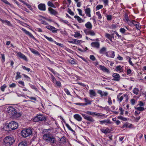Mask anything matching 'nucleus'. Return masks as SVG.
Wrapping results in <instances>:
<instances>
[{"mask_svg":"<svg viewBox=\"0 0 146 146\" xmlns=\"http://www.w3.org/2000/svg\"><path fill=\"white\" fill-rule=\"evenodd\" d=\"M43 139L46 142L50 143L51 145L56 142L55 136L50 133L44 134L43 136Z\"/></svg>","mask_w":146,"mask_h":146,"instance_id":"nucleus-1","label":"nucleus"},{"mask_svg":"<svg viewBox=\"0 0 146 146\" xmlns=\"http://www.w3.org/2000/svg\"><path fill=\"white\" fill-rule=\"evenodd\" d=\"M18 126V124L14 121H11L9 123H7L4 126L6 131H11L17 129Z\"/></svg>","mask_w":146,"mask_h":146,"instance_id":"nucleus-2","label":"nucleus"},{"mask_svg":"<svg viewBox=\"0 0 146 146\" xmlns=\"http://www.w3.org/2000/svg\"><path fill=\"white\" fill-rule=\"evenodd\" d=\"M8 113L13 117H19L22 115L20 113H18L15 109L12 106H9L7 108Z\"/></svg>","mask_w":146,"mask_h":146,"instance_id":"nucleus-3","label":"nucleus"},{"mask_svg":"<svg viewBox=\"0 0 146 146\" xmlns=\"http://www.w3.org/2000/svg\"><path fill=\"white\" fill-rule=\"evenodd\" d=\"M15 141L14 138L11 135L5 137L3 139L4 144L7 146H10L12 145Z\"/></svg>","mask_w":146,"mask_h":146,"instance_id":"nucleus-4","label":"nucleus"},{"mask_svg":"<svg viewBox=\"0 0 146 146\" xmlns=\"http://www.w3.org/2000/svg\"><path fill=\"white\" fill-rule=\"evenodd\" d=\"M32 132L31 129H27L23 130L21 132V134L23 137L26 138L31 135Z\"/></svg>","mask_w":146,"mask_h":146,"instance_id":"nucleus-5","label":"nucleus"},{"mask_svg":"<svg viewBox=\"0 0 146 146\" xmlns=\"http://www.w3.org/2000/svg\"><path fill=\"white\" fill-rule=\"evenodd\" d=\"M34 122H38L39 121H45L46 119L45 116L42 115H37L33 119Z\"/></svg>","mask_w":146,"mask_h":146,"instance_id":"nucleus-6","label":"nucleus"},{"mask_svg":"<svg viewBox=\"0 0 146 146\" xmlns=\"http://www.w3.org/2000/svg\"><path fill=\"white\" fill-rule=\"evenodd\" d=\"M81 115L84 119L88 121L94 122L95 121L94 119L91 116H88L85 114L83 113Z\"/></svg>","mask_w":146,"mask_h":146,"instance_id":"nucleus-7","label":"nucleus"},{"mask_svg":"<svg viewBox=\"0 0 146 146\" xmlns=\"http://www.w3.org/2000/svg\"><path fill=\"white\" fill-rule=\"evenodd\" d=\"M112 76L113 78L112 79L113 80L115 81H119L120 80V76L119 74L114 73L113 74Z\"/></svg>","mask_w":146,"mask_h":146,"instance_id":"nucleus-8","label":"nucleus"},{"mask_svg":"<svg viewBox=\"0 0 146 146\" xmlns=\"http://www.w3.org/2000/svg\"><path fill=\"white\" fill-rule=\"evenodd\" d=\"M106 56L108 57L113 58L115 56V52L113 51H109L105 53Z\"/></svg>","mask_w":146,"mask_h":146,"instance_id":"nucleus-9","label":"nucleus"},{"mask_svg":"<svg viewBox=\"0 0 146 146\" xmlns=\"http://www.w3.org/2000/svg\"><path fill=\"white\" fill-rule=\"evenodd\" d=\"M46 27L52 31L53 33H56L58 29H56L54 27L50 25H47L46 26Z\"/></svg>","mask_w":146,"mask_h":146,"instance_id":"nucleus-10","label":"nucleus"},{"mask_svg":"<svg viewBox=\"0 0 146 146\" xmlns=\"http://www.w3.org/2000/svg\"><path fill=\"white\" fill-rule=\"evenodd\" d=\"M38 7L41 11H45L46 10L45 5L44 4H40L38 5Z\"/></svg>","mask_w":146,"mask_h":146,"instance_id":"nucleus-11","label":"nucleus"},{"mask_svg":"<svg viewBox=\"0 0 146 146\" xmlns=\"http://www.w3.org/2000/svg\"><path fill=\"white\" fill-rule=\"evenodd\" d=\"M86 16L90 17L91 15V9L90 8L87 7L84 10Z\"/></svg>","mask_w":146,"mask_h":146,"instance_id":"nucleus-12","label":"nucleus"},{"mask_svg":"<svg viewBox=\"0 0 146 146\" xmlns=\"http://www.w3.org/2000/svg\"><path fill=\"white\" fill-rule=\"evenodd\" d=\"M84 31L86 35H90L92 36H94L95 35V33L92 31H88L86 29L84 30Z\"/></svg>","mask_w":146,"mask_h":146,"instance_id":"nucleus-13","label":"nucleus"},{"mask_svg":"<svg viewBox=\"0 0 146 146\" xmlns=\"http://www.w3.org/2000/svg\"><path fill=\"white\" fill-rule=\"evenodd\" d=\"M17 55L18 56L20 57V58H23V60H25L27 61V59L26 57L21 52H17Z\"/></svg>","mask_w":146,"mask_h":146,"instance_id":"nucleus-14","label":"nucleus"},{"mask_svg":"<svg viewBox=\"0 0 146 146\" xmlns=\"http://www.w3.org/2000/svg\"><path fill=\"white\" fill-rule=\"evenodd\" d=\"M22 30L25 33H26V34L28 35L29 36L32 38L33 39H35V38L33 35L30 32L28 31L26 29H24V28H23L22 29Z\"/></svg>","mask_w":146,"mask_h":146,"instance_id":"nucleus-15","label":"nucleus"},{"mask_svg":"<svg viewBox=\"0 0 146 146\" xmlns=\"http://www.w3.org/2000/svg\"><path fill=\"white\" fill-rule=\"evenodd\" d=\"M99 67L104 72H106L108 73H110V72L109 70L104 66L100 65L99 66Z\"/></svg>","mask_w":146,"mask_h":146,"instance_id":"nucleus-16","label":"nucleus"},{"mask_svg":"<svg viewBox=\"0 0 146 146\" xmlns=\"http://www.w3.org/2000/svg\"><path fill=\"white\" fill-rule=\"evenodd\" d=\"M89 93L90 95V96L91 98L96 96V92L93 90H90L89 91Z\"/></svg>","mask_w":146,"mask_h":146,"instance_id":"nucleus-17","label":"nucleus"},{"mask_svg":"<svg viewBox=\"0 0 146 146\" xmlns=\"http://www.w3.org/2000/svg\"><path fill=\"white\" fill-rule=\"evenodd\" d=\"M98 94H100L101 96H106L108 94V93L107 92H103L101 90H98L97 91Z\"/></svg>","mask_w":146,"mask_h":146,"instance_id":"nucleus-18","label":"nucleus"},{"mask_svg":"<svg viewBox=\"0 0 146 146\" xmlns=\"http://www.w3.org/2000/svg\"><path fill=\"white\" fill-rule=\"evenodd\" d=\"M48 10L50 13L51 14L56 15L57 14V12L51 8H48Z\"/></svg>","mask_w":146,"mask_h":146,"instance_id":"nucleus-19","label":"nucleus"},{"mask_svg":"<svg viewBox=\"0 0 146 146\" xmlns=\"http://www.w3.org/2000/svg\"><path fill=\"white\" fill-rule=\"evenodd\" d=\"M74 118L79 121H81L82 120V117L79 114H75L74 115Z\"/></svg>","mask_w":146,"mask_h":146,"instance_id":"nucleus-20","label":"nucleus"},{"mask_svg":"<svg viewBox=\"0 0 146 146\" xmlns=\"http://www.w3.org/2000/svg\"><path fill=\"white\" fill-rule=\"evenodd\" d=\"M91 46L93 47L98 48L99 47L100 44L98 42H93L91 43Z\"/></svg>","mask_w":146,"mask_h":146,"instance_id":"nucleus-21","label":"nucleus"},{"mask_svg":"<svg viewBox=\"0 0 146 146\" xmlns=\"http://www.w3.org/2000/svg\"><path fill=\"white\" fill-rule=\"evenodd\" d=\"M74 18L77 19L78 22L80 23L84 22L85 21L84 20L82 19L79 16L77 15L75 16H74Z\"/></svg>","mask_w":146,"mask_h":146,"instance_id":"nucleus-22","label":"nucleus"},{"mask_svg":"<svg viewBox=\"0 0 146 146\" xmlns=\"http://www.w3.org/2000/svg\"><path fill=\"white\" fill-rule=\"evenodd\" d=\"M86 27L89 29H91L92 28V25L90 22H88L85 24Z\"/></svg>","mask_w":146,"mask_h":146,"instance_id":"nucleus-23","label":"nucleus"},{"mask_svg":"<svg viewBox=\"0 0 146 146\" xmlns=\"http://www.w3.org/2000/svg\"><path fill=\"white\" fill-rule=\"evenodd\" d=\"M101 131L102 133H105V134H106L108 133H109L110 132V130L108 128H106V129H101Z\"/></svg>","mask_w":146,"mask_h":146,"instance_id":"nucleus-24","label":"nucleus"},{"mask_svg":"<svg viewBox=\"0 0 146 146\" xmlns=\"http://www.w3.org/2000/svg\"><path fill=\"white\" fill-rule=\"evenodd\" d=\"M0 21H1L3 23H6L7 24V25L10 26V27H12V25L11 24L10 22L7 20H3L2 19H1L0 18Z\"/></svg>","mask_w":146,"mask_h":146,"instance_id":"nucleus-25","label":"nucleus"},{"mask_svg":"<svg viewBox=\"0 0 146 146\" xmlns=\"http://www.w3.org/2000/svg\"><path fill=\"white\" fill-rule=\"evenodd\" d=\"M122 94L121 93L119 94L117 96L118 100L120 102H121L123 99V96H121V95Z\"/></svg>","mask_w":146,"mask_h":146,"instance_id":"nucleus-26","label":"nucleus"},{"mask_svg":"<svg viewBox=\"0 0 146 146\" xmlns=\"http://www.w3.org/2000/svg\"><path fill=\"white\" fill-rule=\"evenodd\" d=\"M29 49L31 52L33 54L38 55H39L40 54L38 52L37 50H35L34 49L31 48H29Z\"/></svg>","mask_w":146,"mask_h":146,"instance_id":"nucleus-27","label":"nucleus"},{"mask_svg":"<svg viewBox=\"0 0 146 146\" xmlns=\"http://www.w3.org/2000/svg\"><path fill=\"white\" fill-rule=\"evenodd\" d=\"M115 69L116 71H119L120 72H122L123 70L122 67L120 65L117 66Z\"/></svg>","mask_w":146,"mask_h":146,"instance_id":"nucleus-28","label":"nucleus"},{"mask_svg":"<svg viewBox=\"0 0 146 146\" xmlns=\"http://www.w3.org/2000/svg\"><path fill=\"white\" fill-rule=\"evenodd\" d=\"M94 115H95L98 117H102L104 116V114H103L102 113H98L96 112H94Z\"/></svg>","mask_w":146,"mask_h":146,"instance_id":"nucleus-29","label":"nucleus"},{"mask_svg":"<svg viewBox=\"0 0 146 146\" xmlns=\"http://www.w3.org/2000/svg\"><path fill=\"white\" fill-rule=\"evenodd\" d=\"M82 42V41L81 40L74 39V43L76 44H79Z\"/></svg>","mask_w":146,"mask_h":146,"instance_id":"nucleus-30","label":"nucleus"},{"mask_svg":"<svg viewBox=\"0 0 146 146\" xmlns=\"http://www.w3.org/2000/svg\"><path fill=\"white\" fill-rule=\"evenodd\" d=\"M100 122L101 124H103L104 123H110V122L109 119H107V120H104L103 121H100Z\"/></svg>","mask_w":146,"mask_h":146,"instance_id":"nucleus-31","label":"nucleus"},{"mask_svg":"<svg viewBox=\"0 0 146 146\" xmlns=\"http://www.w3.org/2000/svg\"><path fill=\"white\" fill-rule=\"evenodd\" d=\"M106 48L105 47H103L100 50L99 53L100 54H103L106 51Z\"/></svg>","mask_w":146,"mask_h":146,"instance_id":"nucleus-32","label":"nucleus"},{"mask_svg":"<svg viewBox=\"0 0 146 146\" xmlns=\"http://www.w3.org/2000/svg\"><path fill=\"white\" fill-rule=\"evenodd\" d=\"M65 138L64 137H63L59 139V141L60 143H63L66 141Z\"/></svg>","mask_w":146,"mask_h":146,"instance_id":"nucleus-33","label":"nucleus"},{"mask_svg":"<svg viewBox=\"0 0 146 146\" xmlns=\"http://www.w3.org/2000/svg\"><path fill=\"white\" fill-rule=\"evenodd\" d=\"M18 146H27V144L25 141H23L20 143Z\"/></svg>","mask_w":146,"mask_h":146,"instance_id":"nucleus-34","label":"nucleus"},{"mask_svg":"<svg viewBox=\"0 0 146 146\" xmlns=\"http://www.w3.org/2000/svg\"><path fill=\"white\" fill-rule=\"evenodd\" d=\"M74 36L76 38H78V37L81 38L82 36V35L80 33L78 32L75 33Z\"/></svg>","mask_w":146,"mask_h":146,"instance_id":"nucleus-35","label":"nucleus"},{"mask_svg":"<svg viewBox=\"0 0 146 146\" xmlns=\"http://www.w3.org/2000/svg\"><path fill=\"white\" fill-rule=\"evenodd\" d=\"M84 100L86 102V103H83V106H85L88 104H91V102L90 100L87 99L86 98H85Z\"/></svg>","mask_w":146,"mask_h":146,"instance_id":"nucleus-36","label":"nucleus"},{"mask_svg":"<svg viewBox=\"0 0 146 146\" xmlns=\"http://www.w3.org/2000/svg\"><path fill=\"white\" fill-rule=\"evenodd\" d=\"M126 58L128 60V61L129 62V64L133 66L134 65L132 63V62L131 61V58L129 56H127L126 57Z\"/></svg>","mask_w":146,"mask_h":146,"instance_id":"nucleus-37","label":"nucleus"},{"mask_svg":"<svg viewBox=\"0 0 146 146\" xmlns=\"http://www.w3.org/2000/svg\"><path fill=\"white\" fill-rule=\"evenodd\" d=\"M139 91V90L138 88H134L133 90V92L136 95H137L138 94V92Z\"/></svg>","mask_w":146,"mask_h":146,"instance_id":"nucleus-38","label":"nucleus"},{"mask_svg":"<svg viewBox=\"0 0 146 146\" xmlns=\"http://www.w3.org/2000/svg\"><path fill=\"white\" fill-rule=\"evenodd\" d=\"M47 4L49 7H52L53 8L55 7L54 5L51 1H48L47 3Z\"/></svg>","mask_w":146,"mask_h":146,"instance_id":"nucleus-39","label":"nucleus"},{"mask_svg":"<svg viewBox=\"0 0 146 146\" xmlns=\"http://www.w3.org/2000/svg\"><path fill=\"white\" fill-rule=\"evenodd\" d=\"M117 118L120 119H121L123 121H126L127 120V119L126 118L124 117L121 116H119L117 117Z\"/></svg>","mask_w":146,"mask_h":146,"instance_id":"nucleus-40","label":"nucleus"},{"mask_svg":"<svg viewBox=\"0 0 146 146\" xmlns=\"http://www.w3.org/2000/svg\"><path fill=\"white\" fill-rule=\"evenodd\" d=\"M135 109L137 110L138 111H142L145 110V109L143 107H135Z\"/></svg>","mask_w":146,"mask_h":146,"instance_id":"nucleus-41","label":"nucleus"},{"mask_svg":"<svg viewBox=\"0 0 146 146\" xmlns=\"http://www.w3.org/2000/svg\"><path fill=\"white\" fill-rule=\"evenodd\" d=\"M44 38H46L47 40L50 42H53V40L52 38L51 37H47L45 35H44Z\"/></svg>","mask_w":146,"mask_h":146,"instance_id":"nucleus-42","label":"nucleus"},{"mask_svg":"<svg viewBox=\"0 0 146 146\" xmlns=\"http://www.w3.org/2000/svg\"><path fill=\"white\" fill-rule=\"evenodd\" d=\"M96 14L98 16V19H102V17L101 14L99 11L96 12Z\"/></svg>","mask_w":146,"mask_h":146,"instance_id":"nucleus-43","label":"nucleus"},{"mask_svg":"<svg viewBox=\"0 0 146 146\" xmlns=\"http://www.w3.org/2000/svg\"><path fill=\"white\" fill-rule=\"evenodd\" d=\"M7 87V85L5 84H4L0 88L1 90L3 92L5 90V89Z\"/></svg>","mask_w":146,"mask_h":146,"instance_id":"nucleus-44","label":"nucleus"},{"mask_svg":"<svg viewBox=\"0 0 146 146\" xmlns=\"http://www.w3.org/2000/svg\"><path fill=\"white\" fill-rule=\"evenodd\" d=\"M20 73L19 72H17V76L16 77V79H17L18 78H21V76L20 75Z\"/></svg>","mask_w":146,"mask_h":146,"instance_id":"nucleus-45","label":"nucleus"},{"mask_svg":"<svg viewBox=\"0 0 146 146\" xmlns=\"http://www.w3.org/2000/svg\"><path fill=\"white\" fill-rule=\"evenodd\" d=\"M103 6L102 5H98L96 7V9L97 10H99L100 9H102L103 8Z\"/></svg>","mask_w":146,"mask_h":146,"instance_id":"nucleus-46","label":"nucleus"},{"mask_svg":"<svg viewBox=\"0 0 146 146\" xmlns=\"http://www.w3.org/2000/svg\"><path fill=\"white\" fill-rule=\"evenodd\" d=\"M108 102L110 105H111L112 104V102L111 100V99L110 97H108Z\"/></svg>","mask_w":146,"mask_h":146,"instance_id":"nucleus-47","label":"nucleus"},{"mask_svg":"<svg viewBox=\"0 0 146 146\" xmlns=\"http://www.w3.org/2000/svg\"><path fill=\"white\" fill-rule=\"evenodd\" d=\"M107 19L108 21H110L112 19V16L111 15H107L106 16Z\"/></svg>","mask_w":146,"mask_h":146,"instance_id":"nucleus-48","label":"nucleus"},{"mask_svg":"<svg viewBox=\"0 0 146 146\" xmlns=\"http://www.w3.org/2000/svg\"><path fill=\"white\" fill-rule=\"evenodd\" d=\"M22 2L25 5H26L27 6L29 9H30V8H31V6L29 4H28L27 3H25L24 1H22Z\"/></svg>","mask_w":146,"mask_h":146,"instance_id":"nucleus-49","label":"nucleus"},{"mask_svg":"<svg viewBox=\"0 0 146 146\" xmlns=\"http://www.w3.org/2000/svg\"><path fill=\"white\" fill-rule=\"evenodd\" d=\"M59 20L60 21L62 22L65 24H68V22L67 21L64 20L62 19H60Z\"/></svg>","mask_w":146,"mask_h":146,"instance_id":"nucleus-50","label":"nucleus"},{"mask_svg":"<svg viewBox=\"0 0 146 146\" xmlns=\"http://www.w3.org/2000/svg\"><path fill=\"white\" fill-rule=\"evenodd\" d=\"M1 59L2 62H4L5 60V55L4 54H1Z\"/></svg>","mask_w":146,"mask_h":146,"instance_id":"nucleus-51","label":"nucleus"},{"mask_svg":"<svg viewBox=\"0 0 146 146\" xmlns=\"http://www.w3.org/2000/svg\"><path fill=\"white\" fill-rule=\"evenodd\" d=\"M90 59L92 60L93 61H94L96 60V58L93 55H91L90 56Z\"/></svg>","mask_w":146,"mask_h":146,"instance_id":"nucleus-52","label":"nucleus"},{"mask_svg":"<svg viewBox=\"0 0 146 146\" xmlns=\"http://www.w3.org/2000/svg\"><path fill=\"white\" fill-rule=\"evenodd\" d=\"M16 86V84L15 83H12L9 85L10 88H15Z\"/></svg>","mask_w":146,"mask_h":146,"instance_id":"nucleus-53","label":"nucleus"},{"mask_svg":"<svg viewBox=\"0 0 146 146\" xmlns=\"http://www.w3.org/2000/svg\"><path fill=\"white\" fill-rule=\"evenodd\" d=\"M77 10L78 11L79 14L80 15L83 16H84V14L83 15H82V11L81 9H77Z\"/></svg>","mask_w":146,"mask_h":146,"instance_id":"nucleus-54","label":"nucleus"},{"mask_svg":"<svg viewBox=\"0 0 146 146\" xmlns=\"http://www.w3.org/2000/svg\"><path fill=\"white\" fill-rule=\"evenodd\" d=\"M22 67L23 69L26 70L28 72H29L30 70V69L29 68H27L25 66H22Z\"/></svg>","mask_w":146,"mask_h":146,"instance_id":"nucleus-55","label":"nucleus"},{"mask_svg":"<svg viewBox=\"0 0 146 146\" xmlns=\"http://www.w3.org/2000/svg\"><path fill=\"white\" fill-rule=\"evenodd\" d=\"M131 103L132 105H134L135 102V100L134 99H132L131 100Z\"/></svg>","mask_w":146,"mask_h":146,"instance_id":"nucleus-56","label":"nucleus"},{"mask_svg":"<svg viewBox=\"0 0 146 146\" xmlns=\"http://www.w3.org/2000/svg\"><path fill=\"white\" fill-rule=\"evenodd\" d=\"M86 113H87V114H88V115H94V112H92L90 111H87L86 112Z\"/></svg>","mask_w":146,"mask_h":146,"instance_id":"nucleus-57","label":"nucleus"},{"mask_svg":"<svg viewBox=\"0 0 146 146\" xmlns=\"http://www.w3.org/2000/svg\"><path fill=\"white\" fill-rule=\"evenodd\" d=\"M2 2L4 3L5 4L10 5L11 4L7 0H1Z\"/></svg>","mask_w":146,"mask_h":146,"instance_id":"nucleus-58","label":"nucleus"},{"mask_svg":"<svg viewBox=\"0 0 146 146\" xmlns=\"http://www.w3.org/2000/svg\"><path fill=\"white\" fill-rule=\"evenodd\" d=\"M136 28L138 30H139L140 29L141 27L139 25V23H138V24H137L135 25Z\"/></svg>","mask_w":146,"mask_h":146,"instance_id":"nucleus-59","label":"nucleus"},{"mask_svg":"<svg viewBox=\"0 0 146 146\" xmlns=\"http://www.w3.org/2000/svg\"><path fill=\"white\" fill-rule=\"evenodd\" d=\"M51 78L52 81L54 83L55 81L56 82V81L55 79V78L52 74L51 75Z\"/></svg>","mask_w":146,"mask_h":146,"instance_id":"nucleus-60","label":"nucleus"},{"mask_svg":"<svg viewBox=\"0 0 146 146\" xmlns=\"http://www.w3.org/2000/svg\"><path fill=\"white\" fill-rule=\"evenodd\" d=\"M105 36L106 37L108 38L109 39V38H110L111 37V35L109 34L108 33H106L105 34Z\"/></svg>","mask_w":146,"mask_h":146,"instance_id":"nucleus-61","label":"nucleus"},{"mask_svg":"<svg viewBox=\"0 0 146 146\" xmlns=\"http://www.w3.org/2000/svg\"><path fill=\"white\" fill-rule=\"evenodd\" d=\"M128 123H125L123 125L122 128H124L125 127H128Z\"/></svg>","mask_w":146,"mask_h":146,"instance_id":"nucleus-62","label":"nucleus"},{"mask_svg":"<svg viewBox=\"0 0 146 146\" xmlns=\"http://www.w3.org/2000/svg\"><path fill=\"white\" fill-rule=\"evenodd\" d=\"M120 31L122 33H124L125 31V30L124 28H121L120 29Z\"/></svg>","mask_w":146,"mask_h":146,"instance_id":"nucleus-63","label":"nucleus"},{"mask_svg":"<svg viewBox=\"0 0 146 146\" xmlns=\"http://www.w3.org/2000/svg\"><path fill=\"white\" fill-rule=\"evenodd\" d=\"M138 22H136L134 20H132L131 21V23H132V24H133L135 26L136 24H138Z\"/></svg>","mask_w":146,"mask_h":146,"instance_id":"nucleus-64","label":"nucleus"}]
</instances>
